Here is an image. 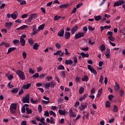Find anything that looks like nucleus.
<instances>
[{
	"label": "nucleus",
	"instance_id": "f257e3e1",
	"mask_svg": "<svg viewBox=\"0 0 125 125\" xmlns=\"http://www.w3.org/2000/svg\"><path fill=\"white\" fill-rule=\"evenodd\" d=\"M55 84V82L53 81H51V82H47L45 84L44 87L46 88V89H49V87H51V88H54Z\"/></svg>",
	"mask_w": 125,
	"mask_h": 125
},
{
	"label": "nucleus",
	"instance_id": "f03ea898",
	"mask_svg": "<svg viewBox=\"0 0 125 125\" xmlns=\"http://www.w3.org/2000/svg\"><path fill=\"white\" fill-rule=\"evenodd\" d=\"M17 75L19 77L21 80L23 81V80L26 79V77H25V74H24V72L20 70H18V71H16Z\"/></svg>",
	"mask_w": 125,
	"mask_h": 125
},
{
	"label": "nucleus",
	"instance_id": "7ed1b4c3",
	"mask_svg": "<svg viewBox=\"0 0 125 125\" xmlns=\"http://www.w3.org/2000/svg\"><path fill=\"white\" fill-rule=\"evenodd\" d=\"M123 4H125V1L124 0H119L114 3L113 7H116V6H120V5H123Z\"/></svg>",
	"mask_w": 125,
	"mask_h": 125
},
{
	"label": "nucleus",
	"instance_id": "20e7f679",
	"mask_svg": "<svg viewBox=\"0 0 125 125\" xmlns=\"http://www.w3.org/2000/svg\"><path fill=\"white\" fill-rule=\"evenodd\" d=\"M22 100L23 103H30V95H26Z\"/></svg>",
	"mask_w": 125,
	"mask_h": 125
},
{
	"label": "nucleus",
	"instance_id": "39448f33",
	"mask_svg": "<svg viewBox=\"0 0 125 125\" xmlns=\"http://www.w3.org/2000/svg\"><path fill=\"white\" fill-rule=\"evenodd\" d=\"M84 36V33L78 32V33L75 35V39L78 40L79 39H81V38H83Z\"/></svg>",
	"mask_w": 125,
	"mask_h": 125
},
{
	"label": "nucleus",
	"instance_id": "423d86ee",
	"mask_svg": "<svg viewBox=\"0 0 125 125\" xmlns=\"http://www.w3.org/2000/svg\"><path fill=\"white\" fill-rule=\"evenodd\" d=\"M64 33L65 31L64 30V29L62 28L58 32L57 36H59L60 38H62V37H64Z\"/></svg>",
	"mask_w": 125,
	"mask_h": 125
},
{
	"label": "nucleus",
	"instance_id": "0eeeda50",
	"mask_svg": "<svg viewBox=\"0 0 125 125\" xmlns=\"http://www.w3.org/2000/svg\"><path fill=\"white\" fill-rule=\"evenodd\" d=\"M17 109V104H12V107L10 108V110L12 113H14V111L13 110H16Z\"/></svg>",
	"mask_w": 125,
	"mask_h": 125
},
{
	"label": "nucleus",
	"instance_id": "6e6552de",
	"mask_svg": "<svg viewBox=\"0 0 125 125\" xmlns=\"http://www.w3.org/2000/svg\"><path fill=\"white\" fill-rule=\"evenodd\" d=\"M120 88H121L120 84H119L118 83L115 82V85H114V90L115 92H118V91H119Z\"/></svg>",
	"mask_w": 125,
	"mask_h": 125
},
{
	"label": "nucleus",
	"instance_id": "1a4fd4ad",
	"mask_svg": "<svg viewBox=\"0 0 125 125\" xmlns=\"http://www.w3.org/2000/svg\"><path fill=\"white\" fill-rule=\"evenodd\" d=\"M17 16H18V12H17V11H15L13 14H11V18L14 20L17 19Z\"/></svg>",
	"mask_w": 125,
	"mask_h": 125
},
{
	"label": "nucleus",
	"instance_id": "9d476101",
	"mask_svg": "<svg viewBox=\"0 0 125 125\" xmlns=\"http://www.w3.org/2000/svg\"><path fill=\"white\" fill-rule=\"evenodd\" d=\"M118 93L120 97H123L125 95V90H124V88L120 89L119 90Z\"/></svg>",
	"mask_w": 125,
	"mask_h": 125
},
{
	"label": "nucleus",
	"instance_id": "9b49d317",
	"mask_svg": "<svg viewBox=\"0 0 125 125\" xmlns=\"http://www.w3.org/2000/svg\"><path fill=\"white\" fill-rule=\"evenodd\" d=\"M78 29H79V26H78L77 25L74 26L71 29V34H72V35H74V34H75V32H77V31H78Z\"/></svg>",
	"mask_w": 125,
	"mask_h": 125
},
{
	"label": "nucleus",
	"instance_id": "f8f14e48",
	"mask_svg": "<svg viewBox=\"0 0 125 125\" xmlns=\"http://www.w3.org/2000/svg\"><path fill=\"white\" fill-rule=\"evenodd\" d=\"M64 37L65 40H69L71 37V33L69 32L66 31L64 33Z\"/></svg>",
	"mask_w": 125,
	"mask_h": 125
},
{
	"label": "nucleus",
	"instance_id": "ddd939ff",
	"mask_svg": "<svg viewBox=\"0 0 125 125\" xmlns=\"http://www.w3.org/2000/svg\"><path fill=\"white\" fill-rule=\"evenodd\" d=\"M31 85H32V83H27L26 85H23L22 86V88L23 89H29Z\"/></svg>",
	"mask_w": 125,
	"mask_h": 125
},
{
	"label": "nucleus",
	"instance_id": "4468645a",
	"mask_svg": "<svg viewBox=\"0 0 125 125\" xmlns=\"http://www.w3.org/2000/svg\"><path fill=\"white\" fill-rule=\"evenodd\" d=\"M13 25L12 22H6L5 23V26L6 27V28H7V29H8V30H9L11 28L12 25Z\"/></svg>",
	"mask_w": 125,
	"mask_h": 125
},
{
	"label": "nucleus",
	"instance_id": "2eb2a0df",
	"mask_svg": "<svg viewBox=\"0 0 125 125\" xmlns=\"http://www.w3.org/2000/svg\"><path fill=\"white\" fill-rule=\"evenodd\" d=\"M81 107H79L81 111H83V110H84V109H85V108L87 107V103H85L84 104H81Z\"/></svg>",
	"mask_w": 125,
	"mask_h": 125
},
{
	"label": "nucleus",
	"instance_id": "dca6fc26",
	"mask_svg": "<svg viewBox=\"0 0 125 125\" xmlns=\"http://www.w3.org/2000/svg\"><path fill=\"white\" fill-rule=\"evenodd\" d=\"M104 55H105L107 58H110V49H106L105 50V53H104Z\"/></svg>",
	"mask_w": 125,
	"mask_h": 125
},
{
	"label": "nucleus",
	"instance_id": "f3484780",
	"mask_svg": "<svg viewBox=\"0 0 125 125\" xmlns=\"http://www.w3.org/2000/svg\"><path fill=\"white\" fill-rule=\"evenodd\" d=\"M28 28V26L26 25H23L19 28H17L18 31H20V30H24V29H27Z\"/></svg>",
	"mask_w": 125,
	"mask_h": 125
},
{
	"label": "nucleus",
	"instance_id": "a211bd4d",
	"mask_svg": "<svg viewBox=\"0 0 125 125\" xmlns=\"http://www.w3.org/2000/svg\"><path fill=\"white\" fill-rule=\"evenodd\" d=\"M94 18L95 21H100L101 19H102V17L101 16L99 15V16H94Z\"/></svg>",
	"mask_w": 125,
	"mask_h": 125
},
{
	"label": "nucleus",
	"instance_id": "6ab92c4d",
	"mask_svg": "<svg viewBox=\"0 0 125 125\" xmlns=\"http://www.w3.org/2000/svg\"><path fill=\"white\" fill-rule=\"evenodd\" d=\"M16 49V47H10L8 49V52L7 53V54H9L11 52V51H14Z\"/></svg>",
	"mask_w": 125,
	"mask_h": 125
},
{
	"label": "nucleus",
	"instance_id": "aec40b11",
	"mask_svg": "<svg viewBox=\"0 0 125 125\" xmlns=\"http://www.w3.org/2000/svg\"><path fill=\"white\" fill-rule=\"evenodd\" d=\"M102 92H103V89L102 88L99 89L98 91L97 98H99L100 96H101V94H102Z\"/></svg>",
	"mask_w": 125,
	"mask_h": 125
},
{
	"label": "nucleus",
	"instance_id": "412c9836",
	"mask_svg": "<svg viewBox=\"0 0 125 125\" xmlns=\"http://www.w3.org/2000/svg\"><path fill=\"white\" fill-rule=\"evenodd\" d=\"M20 42L22 46H24L25 45V44H26V41H25V39H24L21 38Z\"/></svg>",
	"mask_w": 125,
	"mask_h": 125
},
{
	"label": "nucleus",
	"instance_id": "4be33fe9",
	"mask_svg": "<svg viewBox=\"0 0 125 125\" xmlns=\"http://www.w3.org/2000/svg\"><path fill=\"white\" fill-rule=\"evenodd\" d=\"M88 43H89L90 45H93V44H95V42H93V41L92 40V39H91V38H89L88 39Z\"/></svg>",
	"mask_w": 125,
	"mask_h": 125
},
{
	"label": "nucleus",
	"instance_id": "5701e85b",
	"mask_svg": "<svg viewBox=\"0 0 125 125\" xmlns=\"http://www.w3.org/2000/svg\"><path fill=\"white\" fill-rule=\"evenodd\" d=\"M88 76L87 75L84 76L82 79V80L83 82H88Z\"/></svg>",
	"mask_w": 125,
	"mask_h": 125
},
{
	"label": "nucleus",
	"instance_id": "b1692460",
	"mask_svg": "<svg viewBox=\"0 0 125 125\" xmlns=\"http://www.w3.org/2000/svg\"><path fill=\"white\" fill-rule=\"evenodd\" d=\"M87 95H86V94H84L83 97H81V98H80L79 100L81 102H83V101L84 100V99H85V98H86V96Z\"/></svg>",
	"mask_w": 125,
	"mask_h": 125
},
{
	"label": "nucleus",
	"instance_id": "393cba45",
	"mask_svg": "<svg viewBox=\"0 0 125 125\" xmlns=\"http://www.w3.org/2000/svg\"><path fill=\"white\" fill-rule=\"evenodd\" d=\"M65 63L66 65H69V64H73V61H72V60L70 59L68 60H66L65 62Z\"/></svg>",
	"mask_w": 125,
	"mask_h": 125
},
{
	"label": "nucleus",
	"instance_id": "a878e982",
	"mask_svg": "<svg viewBox=\"0 0 125 125\" xmlns=\"http://www.w3.org/2000/svg\"><path fill=\"white\" fill-rule=\"evenodd\" d=\"M59 113L60 115H62V116L66 115V111L65 110H62L61 109H60L59 110Z\"/></svg>",
	"mask_w": 125,
	"mask_h": 125
},
{
	"label": "nucleus",
	"instance_id": "bb28decb",
	"mask_svg": "<svg viewBox=\"0 0 125 125\" xmlns=\"http://www.w3.org/2000/svg\"><path fill=\"white\" fill-rule=\"evenodd\" d=\"M80 55H82L83 58H84V57H89V55L88 54H85L83 52H82L80 54Z\"/></svg>",
	"mask_w": 125,
	"mask_h": 125
},
{
	"label": "nucleus",
	"instance_id": "cd10ccee",
	"mask_svg": "<svg viewBox=\"0 0 125 125\" xmlns=\"http://www.w3.org/2000/svg\"><path fill=\"white\" fill-rule=\"evenodd\" d=\"M44 27H45V23H43L39 26V30H43Z\"/></svg>",
	"mask_w": 125,
	"mask_h": 125
},
{
	"label": "nucleus",
	"instance_id": "c85d7f7f",
	"mask_svg": "<svg viewBox=\"0 0 125 125\" xmlns=\"http://www.w3.org/2000/svg\"><path fill=\"white\" fill-rule=\"evenodd\" d=\"M105 107L106 108H111V103H110V101H107L106 102Z\"/></svg>",
	"mask_w": 125,
	"mask_h": 125
},
{
	"label": "nucleus",
	"instance_id": "c756f323",
	"mask_svg": "<svg viewBox=\"0 0 125 125\" xmlns=\"http://www.w3.org/2000/svg\"><path fill=\"white\" fill-rule=\"evenodd\" d=\"M26 111L27 114H32V113H33L32 109H30L29 107L26 108Z\"/></svg>",
	"mask_w": 125,
	"mask_h": 125
},
{
	"label": "nucleus",
	"instance_id": "7c9ffc66",
	"mask_svg": "<svg viewBox=\"0 0 125 125\" xmlns=\"http://www.w3.org/2000/svg\"><path fill=\"white\" fill-rule=\"evenodd\" d=\"M68 6H69V4H64L60 5L59 7L60 8H66V7H68Z\"/></svg>",
	"mask_w": 125,
	"mask_h": 125
},
{
	"label": "nucleus",
	"instance_id": "2f4dec72",
	"mask_svg": "<svg viewBox=\"0 0 125 125\" xmlns=\"http://www.w3.org/2000/svg\"><path fill=\"white\" fill-rule=\"evenodd\" d=\"M60 18H62L61 16H59L58 15H56L54 17V19L55 21H58V20H60Z\"/></svg>",
	"mask_w": 125,
	"mask_h": 125
},
{
	"label": "nucleus",
	"instance_id": "473e14b6",
	"mask_svg": "<svg viewBox=\"0 0 125 125\" xmlns=\"http://www.w3.org/2000/svg\"><path fill=\"white\" fill-rule=\"evenodd\" d=\"M2 44H3V45H4L5 46V47H10V44H9V43H7L5 42H2Z\"/></svg>",
	"mask_w": 125,
	"mask_h": 125
},
{
	"label": "nucleus",
	"instance_id": "72a5a7b5",
	"mask_svg": "<svg viewBox=\"0 0 125 125\" xmlns=\"http://www.w3.org/2000/svg\"><path fill=\"white\" fill-rule=\"evenodd\" d=\"M58 70H65V67L62 65H60L57 67Z\"/></svg>",
	"mask_w": 125,
	"mask_h": 125
},
{
	"label": "nucleus",
	"instance_id": "f704fd0d",
	"mask_svg": "<svg viewBox=\"0 0 125 125\" xmlns=\"http://www.w3.org/2000/svg\"><path fill=\"white\" fill-rule=\"evenodd\" d=\"M118 111H119V107H118V106L116 105H114L113 111L115 112H118Z\"/></svg>",
	"mask_w": 125,
	"mask_h": 125
},
{
	"label": "nucleus",
	"instance_id": "c9c22d12",
	"mask_svg": "<svg viewBox=\"0 0 125 125\" xmlns=\"http://www.w3.org/2000/svg\"><path fill=\"white\" fill-rule=\"evenodd\" d=\"M104 80V77H103V76L101 75L100 80H99V83L102 84L103 83V80Z\"/></svg>",
	"mask_w": 125,
	"mask_h": 125
},
{
	"label": "nucleus",
	"instance_id": "e433bc0d",
	"mask_svg": "<svg viewBox=\"0 0 125 125\" xmlns=\"http://www.w3.org/2000/svg\"><path fill=\"white\" fill-rule=\"evenodd\" d=\"M28 42L30 45H33L34 44V40L31 39H28Z\"/></svg>",
	"mask_w": 125,
	"mask_h": 125
},
{
	"label": "nucleus",
	"instance_id": "4c0bfd02",
	"mask_svg": "<svg viewBox=\"0 0 125 125\" xmlns=\"http://www.w3.org/2000/svg\"><path fill=\"white\" fill-rule=\"evenodd\" d=\"M100 47L101 51H104V50L106 49V47H105V45L103 44L101 45Z\"/></svg>",
	"mask_w": 125,
	"mask_h": 125
},
{
	"label": "nucleus",
	"instance_id": "58836bf2",
	"mask_svg": "<svg viewBox=\"0 0 125 125\" xmlns=\"http://www.w3.org/2000/svg\"><path fill=\"white\" fill-rule=\"evenodd\" d=\"M46 80L47 82H51V81H52V76H47Z\"/></svg>",
	"mask_w": 125,
	"mask_h": 125
},
{
	"label": "nucleus",
	"instance_id": "ea45409f",
	"mask_svg": "<svg viewBox=\"0 0 125 125\" xmlns=\"http://www.w3.org/2000/svg\"><path fill=\"white\" fill-rule=\"evenodd\" d=\"M84 91V88L82 87L79 89V93L80 94H83V93Z\"/></svg>",
	"mask_w": 125,
	"mask_h": 125
},
{
	"label": "nucleus",
	"instance_id": "a19ab883",
	"mask_svg": "<svg viewBox=\"0 0 125 125\" xmlns=\"http://www.w3.org/2000/svg\"><path fill=\"white\" fill-rule=\"evenodd\" d=\"M39 47V44H38V43H35L33 46V49H36L37 50Z\"/></svg>",
	"mask_w": 125,
	"mask_h": 125
},
{
	"label": "nucleus",
	"instance_id": "79ce46f5",
	"mask_svg": "<svg viewBox=\"0 0 125 125\" xmlns=\"http://www.w3.org/2000/svg\"><path fill=\"white\" fill-rule=\"evenodd\" d=\"M108 40H109V41H111V42L115 41V38H114V37H113V36H108Z\"/></svg>",
	"mask_w": 125,
	"mask_h": 125
},
{
	"label": "nucleus",
	"instance_id": "37998d69",
	"mask_svg": "<svg viewBox=\"0 0 125 125\" xmlns=\"http://www.w3.org/2000/svg\"><path fill=\"white\" fill-rule=\"evenodd\" d=\"M14 44H17L20 42V41L19 40L16 39L13 41Z\"/></svg>",
	"mask_w": 125,
	"mask_h": 125
},
{
	"label": "nucleus",
	"instance_id": "c03bdc74",
	"mask_svg": "<svg viewBox=\"0 0 125 125\" xmlns=\"http://www.w3.org/2000/svg\"><path fill=\"white\" fill-rule=\"evenodd\" d=\"M56 48L57 49H60L61 48V44H59L58 43H56V45H55Z\"/></svg>",
	"mask_w": 125,
	"mask_h": 125
},
{
	"label": "nucleus",
	"instance_id": "a18cd8bd",
	"mask_svg": "<svg viewBox=\"0 0 125 125\" xmlns=\"http://www.w3.org/2000/svg\"><path fill=\"white\" fill-rule=\"evenodd\" d=\"M61 52H62V51L58 50L56 53H54V55H60L61 54Z\"/></svg>",
	"mask_w": 125,
	"mask_h": 125
},
{
	"label": "nucleus",
	"instance_id": "49530a36",
	"mask_svg": "<svg viewBox=\"0 0 125 125\" xmlns=\"http://www.w3.org/2000/svg\"><path fill=\"white\" fill-rule=\"evenodd\" d=\"M38 110H39V113H42V105H39Z\"/></svg>",
	"mask_w": 125,
	"mask_h": 125
},
{
	"label": "nucleus",
	"instance_id": "de8ad7c7",
	"mask_svg": "<svg viewBox=\"0 0 125 125\" xmlns=\"http://www.w3.org/2000/svg\"><path fill=\"white\" fill-rule=\"evenodd\" d=\"M31 102L33 104H36V103H38L39 102V100H34V99H31Z\"/></svg>",
	"mask_w": 125,
	"mask_h": 125
},
{
	"label": "nucleus",
	"instance_id": "09e8293b",
	"mask_svg": "<svg viewBox=\"0 0 125 125\" xmlns=\"http://www.w3.org/2000/svg\"><path fill=\"white\" fill-rule=\"evenodd\" d=\"M49 102H50V101H46L44 100L42 101V104H44L45 105H47V104H48V103H49Z\"/></svg>",
	"mask_w": 125,
	"mask_h": 125
},
{
	"label": "nucleus",
	"instance_id": "8fccbe9b",
	"mask_svg": "<svg viewBox=\"0 0 125 125\" xmlns=\"http://www.w3.org/2000/svg\"><path fill=\"white\" fill-rule=\"evenodd\" d=\"M12 93H17L18 92V89L17 88L13 89L11 90Z\"/></svg>",
	"mask_w": 125,
	"mask_h": 125
},
{
	"label": "nucleus",
	"instance_id": "3c124183",
	"mask_svg": "<svg viewBox=\"0 0 125 125\" xmlns=\"http://www.w3.org/2000/svg\"><path fill=\"white\" fill-rule=\"evenodd\" d=\"M30 16L32 18V19H36L37 18V14L36 13H33Z\"/></svg>",
	"mask_w": 125,
	"mask_h": 125
},
{
	"label": "nucleus",
	"instance_id": "603ef678",
	"mask_svg": "<svg viewBox=\"0 0 125 125\" xmlns=\"http://www.w3.org/2000/svg\"><path fill=\"white\" fill-rule=\"evenodd\" d=\"M21 113H26V108L25 107V106H23L21 108Z\"/></svg>",
	"mask_w": 125,
	"mask_h": 125
},
{
	"label": "nucleus",
	"instance_id": "864d4df0",
	"mask_svg": "<svg viewBox=\"0 0 125 125\" xmlns=\"http://www.w3.org/2000/svg\"><path fill=\"white\" fill-rule=\"evenodd\" d=\"M92 73H93V74H94V75H97V72L96 71V70H95V69H92V70H91V71Z\"/></svg>",
	"mask_w": 125,
	"mask_h": 125
},
{
	"label": "nucleus",
	"instance_id": "5fc2aeb1",
	"mask_svg": "<svg viewBox=\"0 0 125 125\" xmlns=\"http://www.w3.org/2000/svg\"><path fill=\"white\" fill-rule=\"evenodd\" d=\"M104 27V30H109V29H111V28L112 27V26L105 25Z\"/></svg>",
	"mask_w": 125,
	"mask_h": 125
},
{
	"label": "nucleus",
	"instance_id": "6e6d98bb",
	"mask_svg": "<svg viewBox=\"0 0 125 125\" xmlns=\"http://www.w3.org/2000/svg\"><path fill=\"white\" fill-rule=\"evenodd\" d=\"M44 115L46 117H49V112H48V111H45Z\"/></svg>",
	"mask_w": 125,
	"mask_h": 125
},
{
	"label": "nucleus",
	"instance_id": "4d7b16f0",
	"mask_svg": "<svg viewBox=\"0 0 125 125\" xmlns=\"http://www.w3.org/2000/svg\"><path fill=\"white\" fill-rule=\"evenodd\" d=\"M22 56L24 59H26V57H27V53L25 52H22Z\"/></svg>",
	"mask_w": 125,
	"mask_h": 125
},
{
	"label": "nucleus",
	"instance_id": "13d9d810",
	"mask_svg": "<svg viewBox=\"0 0 125 125\" xmlns=\"http://www.w3.org/2000/svg\"><path fill=\"white\" fill-rule=\"evenodd\" d=\"M83 31L84 32V34H86V33L87 32V27H84V28H83Z\"/></svg>",
	"mask_w": 125,
	"mask_h": 125
},
{
	"label": "nucleus",
	"instance_id": "bf43d9fd",
	"mask_svg": "<svg viewBox=\"0 0 125 125\" xmlns=\"http://www.w3.org/2000/svg\"><path fill=\"white\" fill-rule=\"evenodd\" d=\"M107 36H109V37H112L113 36V32H112V31L107 32Z\"/></svg>",
	"mask_w": 125,
	"mask_h": 125
},
{
	"label": "nucleus",
	"instance_id": "052dcab7",
	"mask_svg": "<svg viewBox=\"0 0 125 125\" xmlns=\"http://www.w3.org/2000/svg\"><path fill=\"white\" fill-rule=\"evenodd\" d=\"M61 75H62V78H65V77L66 76L65 74V71H62L61 73Z\"/></svg>",
	"mask_w": 125,
	"mask_h": 125
},
{
	"label": "nucleus",
	"instance_id": "680f3d73",
	"mask_svg": "<svg viewBox=\"0 0 125 125\" xmlns=\"http://www.w3.org/2000/svg\"><path fill=\"white\" fill-rule=\"evenodd\" d=\"M32 77L33 78H39V77H40V76H39V73H36L34 75H33L32 76Z\"/></svg>",
	"mask_w": 125,
	"mask_h": 125
},
{
	"label": "nucleus",
	"instance_id": "e2e57ef3",
	"mask_svg": "<svg viewBox=\"0 0 125 125\" xmlns=\"http://www.w3.org/2000/svg\"><path fill=\"white\" fill-rule=\"evenodd\" d=\"M7 85L9 88H12V87H13V85H11V83L10 82L8 83Z\"/></svg>",
	"mask_w": 125,
	"mask_h": 125
},
{
	"label": "nucleus",
	"instance_id": "0e129e2a",
	"mask_svg": "<svg viewBox=\"0 0 125 125\" xmlns=\"http://www.w3.org/2000/svg\"><path fill=\"white\" fill-rule=\"evenodd\" d=\"M114 97V95H110L108 96V98H109V100H110V101H112V99H113V98Z\"/></svg>",
	"mask_w": 125,
	"mask_h": 125
},
{
	"label": "nucleus",
	"instance_id": "69168bd1",
	"mask_svg": "<svg viewBox=\"0 0 125 125\" xmlns=\"http://www.w3.org/2000/svg\"><path fill=\"white\" fill-rule=\"evenodd\" d=\"M26 0H23L21 1V2L20 3L21 5H25L26 4Z\"/></svg>",
	"mask_w": 125,
	"mask_h": 125
},
{
	"label": "nucleus",
	"instance_id": "338daca9",
	"mask_svg": "<svg viewBox=\"0 0 125 125\" xmlns=\"http://www.w3.org/2000/svg\"><path fill=\"white\" fill-rule=\"evenodd\" d=\"M32 20H33V18H32V17L30 16L29 17V18L27 20V22H31V21H32Z\"/></svg>",
	"mask_w": 125,
	"mask_h": 125
},
{
	"label": "nucleus",
	"instance_id": "774afa93",
	"mask_svg": "<svg viewBox=\"0 0 125 125\" xmlns=\"http://www.w3.org/2000/svg\"><path fill=\"white\" fill-rule=\"evenodd\" d=\"M21 125H27V121H22Z\"/></svg>",
	"mask_w": 125,
	"mask_h": 125
}]
</instances>
